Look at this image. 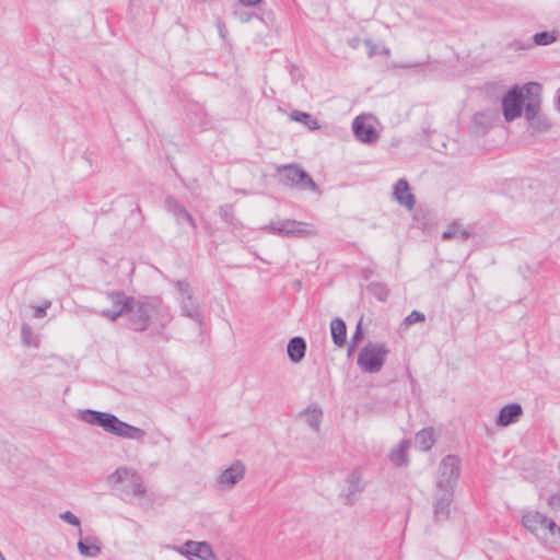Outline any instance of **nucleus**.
Here are the masks:
<instances>
[{
    "mask_svg": "<svg viewBox=\"0 0 560 560\" xmlns=\"http://www.w3.org/2000/svg\"><path fill=\"white\" fill-rule=\"evenodd\" d=\"M175 287L182 294V299L191 296L188 282L178 280L175 282Z\"/></svg>",
    "mask_w": 560,
    "mask_h": 560,
    "instance_id": "nucleus-38",
    "label": "nucleus"
},
{
    "mask_svg": "<svg viewBox=\"0 0 560 560\" xmlns=\"http://www.w3.org/2000/svg\"><path fill=\"white\" fill-rule=\"evenodd\" d=\"M107 482L129 503L141 501L147 495V487L138 471L130 467H118L107 477Z\"/></svg>",
    "mask_w": 560,
    "mask_h": 560,
    "instance_id": "nucleus-3",
    "label": "nucleus"
},
{
    "mask_svg": "<svg viewBox=\"0 0 560 560\" xmlns=\"http://www.w3.org/2000/svg\"><path fill=\"white\" fill-rule=\"evenodd\" d=\"M470 232L458 221L450 223L446 230L442 234V238L445 241L459 238L466 241L469 238Z\"/></svg>",
    "mask_w": 560,
    "mask_h": 560,
    "instance_id": "nucleus-24",
    "label": "nucleus"
},
{
    "mask_svg": "<svg viewBox=\"0 0 560 560\" xmlns=\"http://www.w3.org/2000/svg\"><path fill=\"white\" fill-rule=\"evenodd\" d=\"M360 39L359 38H353L350 40V45L353 47V48H357L358 47V44H359Z\"/></svg>",
    "mask_w": 560,
    "mask_h": 560,
    "instance_id": "nucleus-43",
    "label": "nucleus"
},
{
    "mask_svg": "<svg viewBox=\"0 0 560 560\" xmlns=\"http://www.w3.org/2000/svg\"><path fill=\"white\" fill-rule=\"evenodd\" d=\"M527 83L523 86H514L506 92L502 98V112L508 122L515 120L522 116L523 107L526 113V100L528 97Z\"/></svg>",
    "mask_w": 560,
    "mask_h": 560,
    "instance_id": "nucleus-8",
    "label": "nucleus"
},
{
    "mask_svg": "<svg viewBox=\"0 0 560 560\" xmlns=\"http://www.w3.org/2000/svg\"><path fill=\"white\" fill-rule=\"evenodd\" d=\"M528 97L526 102L525 118L529 122L533 132L547 131L551 124L549 119L540 113L541 105V86L536 82L527 83Z\"/></svg>",
    "mask_w": 560,
    "mask_h": 560,
    "instance_id": "nucleus-5",
    "label": "nucleus"
},
{
    "mask_svg": "<svg viewBox=\"0 0 560 560\" xmlns=\"http://www.w3.org/2000/svg\"><path fill=\"white\" fill-rule=\"evenodd\" d=\"M382 51H383V54H385V55H389V49H388V48H386V47H384Z\"/></svg>",
    "mask_w": 560,
    "mask_h": 560,
    "instance_id": "nucleus-45",
    "label": "nucleus"
},
{
    "mask_svg": "<svg viewBox=\"0 0 560 560\" xmlns=\"http://www.w3.org/2000/svg\"><path fill=\"white\" fill-rule=\"evenodd\" d=\"M129 303L127 325L135 331H144L152 323L164 328L172 319L168 307L159 298L132 296Z\"/></svg>",
    "mask_w": 560,
    "mask_h": 560,
    "instance_id": "nucleus-1",
    "label": "nucleus"
},
{
    "mask_svg": "<svg viewBox=\"0 0 560 560\" xmlns=\"http://www.w3.org/2000/svg\"><path fill=\"white\" fill-rule=\"evenodd\" d=\"M499 118V112L495 108H487L476 113L471 121V132L475 135H485Z\"/></svg>",
    "mask_w": 560,
    "mask_h": 560,
    "instance_id": "nucleus-16",
    "label": "nucleus"
},
{
    "mask_svg": "<svg viewBox=\"0 0 560 560\" xmlns=\"http://www.w3.org/2000/svg\"><path fill=\"white\" fill-rule=\"evenodd\" d=\"M50 306H51V301H45V302L43 303V305L35 306V307H34V314H33L34 318L39 319V318L45 317V316H46V312H47V310H48Z\"/></svg>",
    "mask_w": 560,
    "mask_h": 560,
    "instance_id": "nucleus-36",
    "label": "nucleus"
},
{
    "mask_svg": "<svg viewBox=\"0 0 560 560\" xmlns=\"http://www.w3.org/2000/svg\"><path fill=\"white\" fill-rule=\"evenodd\" d=\"M393 195L395 200L411 210L415 206V196L410 192L409 184L406 179H398L394 185Z\"/></svg>",
    "mask_w": 560,
    "mask_h": 560,
    "instance_id": "nucleus-19",
    "label": "nucleus"
},
{
    "mask_svg": "<svg viewBox=\"0 0 560 560\" xmlns=\"http://www.w3.org/2000/svg\"><path fill=\"white\" fill-rule=\"evenodd\" d=\"M59 517L65 521L66 523L70 524V525H73L75 527H78L79 529V536L82 535V529H81V522L79 520V517H77L72 512L70 511H66L63 513H61L59 515Z\"/></svg>",
    "mask_w": 560,
    "mask_h": 560,
    "instance_id": "nucleus-33",
    "label": "nucleus"
},
{
    "mask_svg": "<svg viewBox=\"0 0 560 560\" xmlns=\"http://www.w3.org/2000/svg\"><path fill=\"white\" fill-rule=\"evenodd\" d=\"M331 337L336 346L342 347L346 342L347 328L346 323L337 317L330 323Z\"/></svg>",
    "mask_w": 560,
    "mask_h": 560,
    "instance_id": "nucleus-26",
    "label": "nucleus"
},
{
    "mask_svg": "<svg viewBox=\"0 0 560 560\" xmlns=\"http://www.w3.org/2000/svg\"><path fill=\"white\" fill-rule=\"evenodd\" d=\"M107 300L110 303L112 307L103 308L101 311V315L112 322L117 320L120 316H126L129 308V300L132 296L127 295L122 291H114L107 293Z\"/></svg>",
    "mask_w": 560,
    "mask_h": 560,
    "instance_id": "nucleus-13",
    "label": "nucleus"
},
{
    "mask_svg": "<svg viewBox=\"0 0 560 560\" xmlns=\"http://www.w3.org/2000/svg\"><path fill=\"white\" fill-rule=\"evenodd\" d=\"M21 339L25 347L37 349L40 345L39 335L35 334L30 324L23 323L21 326Z\"/></svg>",
    "mask_w": 560,
    "mask_h": 560,
    "instance_id": "nucleus-28",
    "label": "nucleus"
},
{
    "mask_svg": "<svg viewBox=\"0 0 560 560\" xmlns=\"http://www.w3.org/2000/svg\"><path fill=\"white\" fill-rule=\"evenodd\" d=\"M290 118L296 122L303 124L308 130H317L320 128L318 120L308 113L293 110Z\"/></svg>",
    "mask_w": 560,
    "mask_h": 560,
    "instance_id": "nucleus-27",
    "label": "nucleus"
},
{
    "mask_svg": "<svg viewBox=\"0 0 560 560\" xmlns=\"http://www.w3.org/2000/svg\"><path fill=\"white\" fill-rule=\"evenodd\" d=\"M548 506L553 511H560V492L553 493L547 500Z\"/></svg>",
    "mask_w": 560,
    "mask_h": 560,
    "instance_id": "nucleus-39",
    "label": "nucleus"
},
{
    "mask_svg": "<svg viewBox=\"0 0 560 560\" xmlns=\"http://www.w3.org/2000/svg\"><path fill=\"white\" fill-rule=\"evenodd\" d=\"M454 492L440 491L435 492V503L433 510V520L436 524L444 523L448 520L451 514V504L453 501Z\"/></svg>",
    "mask_w": 560,
    "mask_h": 560,
    "instance_id": "nucleus-15",
    "label": "nucleus"
},
{
    "mask_svg": "<svg viewBox=\"0 0 560 560\" xmlns=\"http://www.w3.org/2000/svg\"><path fill=\"white\" fill-rule=\"evenodd\" d=\"M79 537H80V539L78 541V550L82 557L95 558L101 553L102 547L98 544L96 538H94V537L82 538V535Z\"/></svg>",
    "mask_w": 560,
    "mask_h": 560,
    "instance_id": "nucleus-21",
    "label": "nucleus"
},
{
    "mask_svg": "<svg viewBox=\"0 0 560 560\" xmlns=\"http://www.w3.org/2000/svg\"><path fill=\"white\" fill-rule=\"evenodd\" d=\"M364 44L369 48V56L370 57H372L373 55H375L377 52L376 51L377 47H376V45L371 39H365Z\"/></svg>",
    "mask_w": 560,
    "mask_h": 560,
    "instance_id": "nucleus-40",
    "label": "nucleus"
},
{
    "mask_svg": "<svg viewBox=\"0 0 560 560\" xmlns=\"http://www.w3.org/2000/svg\"><path fill=\"white\" fill-rule=\"evenodd\" d=\"M281 173V182L287 186H299L302 189L317 190L316 183L299 165L288 164L278 168Z\"/></svg>",
    "mask_w": 560,
    "mask_h": 560,
    "instance_id": "nucleus-11",
    "label": "nucleus"
},
{
    "mask_svg": "<svg viewBox=\"0 0 560 560\" xmlns=\"http://www.w3.org/2000/svg\"><path fill=\"white\" fill-rule=\"evenodd\" d=\"M415 442L421 451H429L435 442L434 436H433V430L432 429L421 430L420 432H418L416 434Z\"/></svg>",
    "mask_w": 560,
    "mask_h": 560,
    "instance_id": "nucleus-29",
    "label": "nucleus"
},
{
    "mask_svg": "<svg viewBox=\"0 0 560 560\" xmlns=\"http://www.w3.org/2000/svg\"><path fill=\"white\" fill-rule=\"evenodd\" d=\"M348 489L345 494V502L347 504H353L358 495L362 492L364 486L362 482L361 474L357 470L350 472L347 477Z\"/></svg>",
    "mask_w": 560,
    "mask_h": 560,
    "instance_id": "nucleus-20",
    "label": "nucleus"
},
{
    "mask_svg": "<svg viewBox=\"0 0 560 560\" xmlns=\"http://www.w3.org/2000/svg\"><path fill=\"white\" fill-rule=\"evenodd\" d=\"M369 292L378 301L385 302L389 296L388 288L381 282H373L368 287Z\"/></svg>",
    "mask_w": 560,
    "mask_h": 560,
    "instance_id": "nucleus-31",
    "label": "nucleus"
},
{
    "mask_svg": "<svg viewBox=\"0 0 560 560\" xmlns=\"http://www.w3.org/2000/svg\"><path fill=\"white\" fill-rule=\"evenodd\" d=\"M556 33L555 32H540L536 33L533 37V42L538 46H546L556 42Z\"/></svg>",
    "mask_w": 560,
    "mask_h": 560,
    "instance_id": "nucleus-32",
    "label": "nucleus"
},
{
    "mask_svg": "<svg viewBox=\"0 0 560 560\" xmlns=\"http://www.w3.org/2000/svg\"><path fill=\"white\" fill-rule=\"evenodd\" d=\"M388 353L389 349L385 343L370 341L360 350L357 364L365 373H378L383 369Z\"/></svg>",
    "mask_w": 560,
    "mask_h": 560,
    "instance_id": "nucleus-6",
    "label": "nucleus"
},
{
    "mask_svg": "<svg viewBox=\"0 0 560 560\" xmlns=\"http://www.w3.org/2000/svg\"><path fill=\"white\" fill-rule=\"evenodd\" d=\"M261 230L282 237L305 238L316 235V230L313 225L295 220L270 222L261 228Z\"/></svg>",
    "mask_w": 560,
    "mask_h": 560,
    "instance_id": "nucleus-7",
    "label": "nucleus"
},
{
    "mask_svg": "<svg viewBox=\"0 0 560 560\" xmlns=\"http://www.w3.org/2000/svg\"><path fill=\"white\" fill-rule=\"evenodd\" d=\"M523 415V409L520 404H510L502 407L495 420V424L499 427H508L520 420Z\"/></svg>",
    "mask_w": 560,
    "mask_h": 560,
    "instance_id": "nucleus-18",
    "label": "nucleus"
},
{
    "mask_svg": "<svg viewBox=\"0 0 560 560\" xmlns=\"http://www.w3.org/2000/svg\"><path fill=\"white\" fill-rule=\"evenodd\" d=\"M302 419L314 431H318L322 422L323 410L319 406L312 404L301 413Z\"/></svg>",
    "mask_w": 560,
    "mask_h": 560,
    "instance_id": "nucleus-23",
    "label": "nucleus"
},
{
    "mask_svg": "<svg viewBox=\"0 0 560 560\" xmlns=\"http://www.w3.org/2000/svg\"><path fill=\"white\" fill-rule=\"evenodd\" d=\"M410 446L409 440H402L389 454L392 463L396 466H402L408 463L407 451Z\"/></svg>",
    "mask_w": 560,
    "mask_h": 560,
    "instance_id": "nucleus-25",
    "label": "nucleus"
},
{
    "mask_svg": "<svg viewBox=\"0 0 560 560\" xmlns=\"http://www.w3.org/2000/svg\"><path fill=\"white\" fill-rule=\"evenodd\" d=\"M363 337V330H362V322L360 320L357 325V328H355V331L351 338V345L349 346V349H348V354H351V352L353 351L355 345L358 341H360Z\"/></svg>",
    "mask_w": 560,
    "mask_h": 560,
    "instance_id": "nucleus-35",
    "label": "nucleus"
},
{
    "mask_svg": "<svg viewBox=\"0 0 560 560\" xmlns=\"http://www.w3.org/2000/svg\"><path fill=\"white\" fill-rule=\"evenodd\" d=\"M78 419L88 424L101 427L104 431L116 436L133 440L139 443H142L147 435L143 429L124 422L119 420L115 415L108 412L91 409L81 410L78 413Z\"/></svg>",
    "mask_w": 560,
    "mask_h": 560,
    "instance_id": "nucleus-2",
    "label": "nucleus"
},
{
    "mask_svg": "<svg viewBox=\"0 0 560 560\" xmlns=\"http://www.w3.org/2000/svg\"><path fill=\"white\" fill-rule=\"evenodd\" d=\"M425 319V316L423 313L419 312V311H412L404 320V324L406 326L408 325H412V324H416V323H421V322H424Z\"/></svg>",
    "mask_w": 560,
    "mask_h": 560,
    "instance_id": "nucleus-34",
    "label": "nucleus"
},
{
    "mask_svg": "<svg viewBox=\"0 0 560 560\" xmlns=\"http://www.w3.org/2000/svg\"><path fill=\"white\" fill-rule=\"evenodd\" d=\"M557 109L560 113V94H559L558 102H557Z\"/></svg>",
    "mask_w": 560,
    "mask_h": 560,
    "instance_id": "nucleus-44",
    "label": "nucleus"
},
{
    "mask_svg": "<svg viewBox=\"0 0 560 560\" xmlns=\"http://www.w3.org/2000/svg\"><path fill=\"white\" fill-rule=\"evenodd\" d=\"M523 526L537 539L553 548H560V526L546 515L529 511L523 515Z\"/></svg>",
    "mask_w": 560,
    "mask_h": 560,
    "instance_id": "nucleus-4",
    "label": "nucleus"
},
{
    "mask_svg": "<svg viewBox=\"0 0 560 560\" xmlns=\"http://www.w3.org/2000/svg\"><path fill=\"white\" fill-rule=\"evenodd\" d=\"M165 207L168 212H171L175 218L178 224H182L183 221L187 222L192 229H196V221L191 217V214L186 210V208L180 205L175 198L167 197L165 199Z\"/></svg>",
    "mask_w": 560,
    "mask_h": 560,
    "instance_id": "nucleus-17",
    "label": "nucleus"
},
{
    "mask_svg": "<svg viewBox=\"0 0 560 560\" xmlns=\"http://www.w3.org/2000/svg\"><path fill=\"white\" fill-rule=\"evenodd\" d=\"M243 5L253 7L258 4L261 0H238Z\"/></svg>",
    "mask_w": 560,
    "mask_h": 560,
    "instance_id": "nucleus-42",
    "label": "nucleus"
},
{
    "mask_svg": "<svg viewBox=\"0 0 560 560\" xmlns=\"http://www.w3.org/2000/svg\"><path fill=\"white\" fill-rule=\"evenodd\" d=\"M245 472V465L241 460H235L217 478L218 488L222 490L232 489L236 483L244 479Z\"/></svg>",
    "mask_w": 560,
    "mask_h": 560,
    "instance_id": "nucleus-14",
    "label": "nucleus"
},
{
    "mask_svg": "<svg viewBox=\"0 0 560 560\" xmlns=\"http://www.w3.org/2000/svg\"><path fill=\"white\" fill-rule=\"evenodd\" d=\"M217 26H218L219 35L222 38H225L228 31H226L225 26L223 25V23L221 21H218Z\"/></svg>",
    "mask_w": 560,
    "mask_h": 560,
    "instance_id": "nucleus-41",
    "label": "nucleus"
},
{
    "mask_svg": "<svg viewBox=\"0 0 560 560\" xmlns=\"http://www.w3.org/2000/svg\"><path fill=\"white\" fill-rule=\"evenodd\" d=\"M460 471V460L455 455L445 456L438 469L436 490L454 492Z\"/></svg>",
    "mask_w": 560,
    "mask_h": 560,
    "instance_id": "nucleus-9",
    "label": "nucleus"
},
{
    "mask_svg": "<svg viewBox=\"0 0 560 560\" xmlns=\"http://www.w3.org/2000/svg\"><path fill=\"white\" fill-rule=\"evenodd\" d=\"M170 548L189 560H214L213 550L207 541L187 540L183 546H170Z\"/></svg>",
    "mask_w": 560,
    "mask_h": 560,
    "instance_id": "nucleus-12",
    "label": "nucleus"
},
{
    "mask_svg": "<svg viewBox=\"0 0 560 560\" xmlns=\"http://www.w3.org/2000/svg\"><path fill=\"white\" fill-rule=\"evenodd\" d=\"M377 120L372 115L357 116L352 121L354 137L362 143L372 144L378 141Z\"/></svg>",
    "mask_w": 560,
    "mask_h": 560,
    "instance_id": "nucleus-10",
    "label": "nucleus"
},
{
    "mask_svg": "<svg viewBox=\"0 0 560 560\" xmlns=\"http://www.w3.org/2000/svg\"><path fill=\"white\" fill-rule=\"evenodd\" d=\"M287 352L292 363H299L303 360L306 352V342L302 337L292 338L287 347Z\"/></svg>",
    "mask_w": 560,
    "mask_h": 560,
    "instance_id": "nucleus-22",
    "label": "nucleus"
},
{
    "mask_svg": "<svg viewBox=\"0 0 560 560\" xmlns=\"http://www.w3.org/2000/svg\"><path fill=\"white\" fill-rule=\"evenodd\" d=\"M219 214H220V217L222 218L223 221H225L228 223H232L233 222V212H232V207L231 206H222V207H220Z\"/></svg>",
    "mask_w": 560,
    "mask_h": 560,
    "instance_id": "nucleus-37",
    "label": "nucleus"
},
{
    "mask_svg": "<svg viewBox=\"0 0 560 560\" xmlns=\"http://www.w3.org/2000/svg\"><path fill=\"white\" fill-rule=\"evenodd\" d=\"M180 305H182V314L183 315L200 322V314L198 312V306L192 301V296L182 299Z\"/></svg>",
    "mask_w": 560,
    "mask_h": 560,
    "instance_id": "nucleus-30",
    "label": "nucleus"
}]
</instances>
